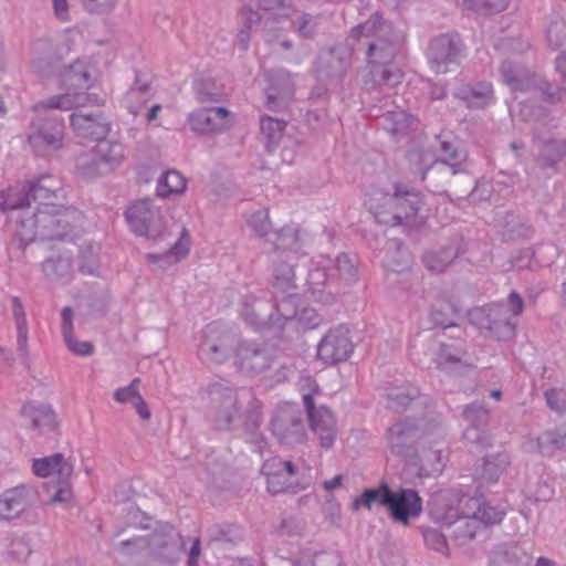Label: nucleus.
<instances>
[{
	"label": "nucleus",
	"mask_w": 566,
	"mask_h": 566,
	"mask_svg": "<svg viewBox=\"0 0 566 566\" xmlns=\"http://www.w3.org/2000/svg\"><path fill=\"white\" fill-rule=\"evenodd\" d=\"M350 38L365 40L367 74L364 81L366 90L394 88L401 84L403 74L395 63L402 35L378 12L352 29Z\"/></svg>",
	"instance_id": "nucleus-1"
},
{
	"label": "nucleus",
	"mask_w": 566,
	"mask_h": 566,
	"mask_svg": "<svg viewBox=\"0 0 566 566\" xmlns=\"http://www.w3.org/2000/svg\"><path fill=\"white\" fill-rule=\"evenodd\" d=\"M207 418L214 429L230 431L239 417L245 440L261 451L263 444L262 402L249 388H237L228 381H214L207 388Z\"/></svg>",
	"instance_id": "nucleus-2"
},
{
	"label": "nucleus",
	"mask_w": 566,
	"mask_h": 566,
	"mask_svg": "<svg viewBox=\"0 0 566 566\" xmlns=\"http://www.w3.org/2000/svg\"><path fill=\"white\" fill-rule=\"evenodd\" d=\"M81 219V212L73 208L56 207L45 202L32 216L22 217L17 228V237L24 248L34 240H64Z\"/></svg>",
	"instance_id": "nucleus-3"
},
{
	"label": "nucleus",
	"mask_w": 566,
	"mask_h": 566,
	"mask_svg": "<svg viewBox=\"0 0 566 566\" xmlns=\"http://www.w3.org/2000/svg\"><path fill=\"white\" fill-rule=\"evenodd\" d=\"M424 205L420 191L403 185L395 187L394 193L374 189L368 193L366 206L380 224L396 227L415 220Z\"/></svg>",
	"instance_id": "nucleus-4"
},
{
	"label": "nucleus",
	"mask_w": 566,
	"mask_h": 566,
	"mask_svg": "<svg viewBox=\"0 0 566 566\" xmlns=\"http://www.w3.org/2000/svg\"><path fill=\"white\" fill-rule=\"evenodd\" d=\"M430 514L446 528L449 537L460 545L473 539L481 530L472 515L463 514L460 495L452 490L441 491L434 495Z\"/></svg>",
	"instance_id": "nucleus-5"
},
{
	"label": "nucleus",
	"mask_w": 566,
	"mask_h": 566,
	"mask_svg": "<svg viewBox=\"0 0 566 566\" xmlns=\"http://www.w3.org/2000/svg\"><path fill=\"white\" fill-rule=\"evenodd\" d=\"M119 546L126 554L133 553L130 547L142 549L147 546L154 560L164 565H172L179 560L185 543L182 536L172 525L160 523L147 541L136 537L122 541Z\"/></svg>",
	"instance_id": "nucleus-6"
},
{
	"label": "nucleus",
	"mask_w": 566,
	"mask_h": 566,
	"mask_svg": "<svg viewBox=\"0 0 566 566\" xmlns=\"http://www.w3.org/2000/svg\"><path fill=\"white\" fill-rule=\"evenodd\" d=\"M469 317L485 337L507 342L515 336L516 325L511 321V315L503 303L476 307L469 313Z\"/></svg>",
	"instance_id": "nucleus-7"
},
{
	"label": "nucleus",
	"mask_w": 566,
	"mask_h": 566,
	"mask_svg": "<svg viewBox=\"0 0 566 566\" xmlns=\"http://www.w3.org/2000/svg\"><path fill=\"white\" fill-rule=\"evenodd\" d=\"M465 45L455 32H448L432 38L426 55L431 70L437 74H446L450 65H458L464 56Z\"/></svg>",
	"instance_id": "nucleus-8"
},
{
	"label": "nucleus",
	"mask_w": 566,
	"mask_h": 566,
	"mask_svg": "<svg viewBox=\"0 0 566 566\" xmlns=\"http://www.w3.org/2000/svg\"><path fill=\"white\" fill-rule=\"evenodd\" d=\"M262 472L266 475L268 491L272 494H296L310 484L306 479L300 478L298 468L293 462L280 458L266 460Z\"/></svg>",
	"instance_id": "nucleus-9"
},
{
	"label": "nucleus",
	"mask_w": 566,
	"mask_h": 566,
	"mask_svg": "<svg viewBox=\"0 0 566 566\" xmlns=\"http://www.w3.org/2000/svg\"><path fill=\"white\" fill-rule=\"evenodd\" d=\"M32 470L35 475L41 478L53 474L57 476V489L51 496L50 503H67L72 500L71 476L73 474V464L62 453L34 459Z\"/></svg>",
	"instance_id": "nucleus-10"
},
{
	"label": "nucleus",
	"mask_w": 566,
	"mask_h": 566,
	"mask_svg": "<svg viewBox=\"0 0 566 566\" xmlns=\"http://www.w3.org/2000/svg\"><path fill=\"white\" fill-rule=\"evenodd\" d=\"M125 216L130 229L137 235H144L151 240L170 235L166 231L160 210L154 206L150 199L132 203Z\"/></svg>",
	"instance_id": "nucleus-11"
},
{
	"label": "nucleus",
	"mask_w": 566,
	"mask_h": 566,
	"mask_svg": "<svg viewBox=\"0 0 566 566\" xmlns=\"http://www.w3.org/2000/svg\"><path fill=\"white\" fill-rule=\"evenodd\" d=\"M271 431L282 444L293 446L305 441L306 431L302 410L296 405L279 407L271 420Z\"/></svg>",
	"instance_id": "nucleus-12"
},
{
	"label": "nucleus",
	"mask_w": 566,
	"mask_h": 566,
	"mask_svg": "<svg viewBox=\"0 0 566 566\" xmlns=\"http://www.w3.org/2000/svg\"><path fill=\"white\" fill-rule=\"evenodd\" d=\"M308 291L315 301L329 304L339 294L336 274L332 272V259L319 256L311 262L307 274Z\"/></svg>",
	"instance_id": "nucleus-13"
},
{
	"label": "nucleus",
	"mask_w": 566,
	"mask_h": 566,
	"mask_svg": "<svg viewBox=\"0 0 566 566\" xmlns=\"http://www.w3.org/2000/svg\"><path fill=\"white\" fill-rule=\"evenodd\" d=\"M303 403L307 413L310 428L319 441L323 449H331L337 438V421L333 412L325 406L315 407L312 395L303 396Z\"/></svg>",
	"instance_id": "nucleus-14"
},
{
	"label": "nucleus",
	"mask_w": 566,
	"mask_h": 566,
	"mask_svg": "<svg viewBox=\"0 0 566 566\" xmlns=\"http://www.w3.org/2000/svg\"><path fill=\"white\" fill-rule=\"evenodd\" d=\"M386 509L395 523L408 526L411 520L420 516L422 512V499L413 489H390Z\"/></svg>",
	"instance_id": "nucleus-15"
},
{
	"label": "nucleus",
	"mask_w": 566,
	"mask_h": 566,
	"mask_svg": "<svg viewBox=\"0 0 566 566\" xmlns=\"http://www.w3.org/2000/svg\"><path fill=\"white\" fill-rule=\"evenodd\" d=\"M64 122L57 117H36L30 125L28 140L36 150L62 147Z\"/></svg>",
	"instance_id": "nucleus-16"
},
{
	"label": "nucleus",
	"mask_w": 566,
	"mask_h": 566,
	"mask_svg": "<svg viewBox=\"0 0 566 566\" xmlns=\"http://www.w3.org/2000/svg\"><path fill=\"white\" fill-rule=\"evenodd\" d=\"M354 346L349 338V329L340 325L332 328L317 345V356L326 364L335 365L345 361L353 353Z\"/></svg>",
	"instance_id": "nucleus-17"
},
{
	"label": "nucleus",
	"mask_w": 566,
	"mask_h": 566,
	"mask_svg": "<svg viewBox=\"0 0 566 566\" xmlns=\"http://www.w3.org/2000/svg\"><path fill=\"white\" fill-rule=\"evenodd\" d=\"M350 52L336 46L321 52L317 61V77L322 81L339 83L350 67Z\"/></svg>",
	"instance_id": "nucleus-18"
},
{
	"label": "nucleus",
	"mask_w": 566,
	"mask_h": 566,
	"mask_svg": "<svg viewBox=\"0 0 566 566\" xmlns=\"http://www.w3.org/2000/svg\"><path fill=\"white\" fill-rule=\"evenodd\" d=\"M38 499V491L30 484H20L6 490L0 495V518L11 520L20 516Z\"/></svg>",
	"instance_id": "nucleus-19"
},
{
	"label": "nucleus",
	"mask_w": 566,
	"mask_h": 566,
	"mask_svg": "<svg viewBox=\"0 0 566 566\" xmlns=\"http://www.w3.org/2000/svg\"><path fill=\"white\" fill-rule=\"evenodd\" d=\"M199 358L207 364H222L229 358L228 336L216 323L202 331V340L198 349Z\"/></svg>",
	"instance_id": "nucleus-20"
},
{
	"label": "nucleus",
	"mask_w": 566,
	"mask_h": 566,
	"mask_svg": "<svg viewBox=\"0 0 566 566\" xmlns=\"http://www.w3.org/2000/svg\"><path fill=\"white\" fill-rule=\"evenodd\" d=\"M234 364L243 373H262L270 367L271 357L264 346L241 342L235 350Z\"/></svg>",
	"instance_id": "nucleus-21"
},
{
	"label": "nucleus",
	"mask_w": 566,
	"mask_h": 566,
	"mask_svg": "<svg viewBox=\"0 0 566 566\" xmlns=\"http://www.w3.org/2000/svg\"><path fill=\"white\" fill-rule=\"evenodd\" d=\"M20 413L27 426L39 433L51 432L57 426L56 413L49 403L28 401Z\"/></svg>",
	"instance_id": "nucleus-22"
},
{
	"label": "nucleus",
	"mask_w": 566,
	"mask_h": 566,
	"mask_svg": "<svg viewBox=\"0 0 566 566\" xmlns=\"http://www.w3.org/2000/svg\"><path fill=\"white\" fill-rule=\"evenodd\" d=\"M229 114L224 107L201 108L189 114L188 123L195 133L211 134L227 127Z\"/></svg>",
	"instance_id": "nucleus-23"
},
{
	"label": "nucleus",
	"mask_w": 566,
	"mask_h": 566,
	"mask_svg": "<svg viewBox=\"0 0 566 566\" xmlns=\"http://www.w3.org/2000/svg\"><path fill=\"white\" fill-rule=\"evenodd\" d=\"M71 126L75 134L84 139L101 140L108 130L109 126L101 112L83 113L77 112L71 115Z\"/></svg>",
	"instance_id": "nucleus-24"
},
{
	"label": "nucleus",
	"mask_w": 566,
	"mask_h": 566,
	"mask_svg": "<svg viewBox=\"0 0 566 566\" xmlns=\"http://www.w3.org/2000/svg\"><path fill=\"white\" fill-rule=\"evenodd\" d=\"M463 514L472 515L480 524V528L499 524L504 516V511L483 496H460Z\"/></svg>",
	"instance_id": "nucleus-25"
},
{
	"label": "nucleus",
	"mask_w": 566,
	"mask_h": 566,
	"mask_svg": "<svg viewBox=\"0 0 566 566\" xmlns=\"http://www.w3.org/2000/svg\"><path fill=\"white\" fill-rule=\"evenodd\" d=\"M533 556L518 543H502L489 554V566H533Z\"/></svg>",
	"instance_id": "nucleus-26"
},
{
	"label": "nucleus",
	"mask_w": 566,
	"mask_h": 566,
	"mask_svg": "<svg viewBox=\"0 0 566 566\" xmlns=\"http://www.w3.org/2000/svg\"><path fill=\"white\" fill-rule=\"evenodd\" d=\"M418 437L417 427L408 421H400L387 430V441L391 452L399 457L410 455Z\"/></svg>",
	"instance_id": "nucleus-27"
},
{
	"label": "nucleus",
	"mask_w": 566,
	"mask_h": 566,
	"mask_svg": "<svg viewBox=\"0 0 566 566\" xmlns=\"http://www.w3.org/2000/svg\"><path fill=\"white\" fill-rule=\"evenodd\" d=\"M517 86L518 87H512L511 90L513 92L531 93L551 103H556L562 99L560 88L548 83L544 77L531 73L528 70L525 76L518 81Z\"/></svg>",
	"instance_id": "nucleus-28"
},
{
	"label": "nucleus",
	"mask_w": 566,
	"mask_h": 566,
	"mask_svg": "<svg viewBox=\"0 0 566 566\" xmlns=\"http://www.w3.org/2000/svg\"><path fill=\"white\" fill-rule=\"evenodd\" d=\"M294 97V84L287 72H280L266 90V106L271 111L285 108Z\"/></svg>",
	"instance_id": "nucleus-29"
},
{
	"label": "nucleus",
	"mask_w": 566,
	"mask_h": 566,
	"mask_svg": "<svg viewBox=\"0 0 566 566\" xmlns=\"http://www.w3.org/2000/svg\"><path fill=\"white\" fill-rule=\"evenodd\" d=\"M453 95L469 108H483L494 101L492 85L488 82L463 84L454 91Z\"/></svg>",
	"instance_id": "nucleus-30"
},
{
	"label": "nucleus",
	"mask_w": 566,
	"mask_h": 566,
	"mask_svg": "<svg viewBox=\"0 0 566 566\" xmlns=\"http://www.w3.org/2000/svg\"><path fill=\"white\" fill-rule=\"evenodd\" d=\"M42 272L46 279L60 284H67L73 277V253L64 251L46 258L42 264Z\"/></svg>",
	"instance_id": "nucleus-31"
},
{
	"label": "nucleus",
	"mask_w": 566,
	"mask_h": 566,
	"mask_svg": "<svg viewBox=\"0 0 566 566\" xmlns=\"http://www.w3.org/2000/svg\"><path fill=\"white\" fill-rule=\"evenodd\" d=\"M28 185L32 200L38 202L36 208H43L45 202H48L50 207L55 206L54 200L57 199L60 192H62L60 180L51 175H43L35 180H30Z\"/></svg>",
	"instance_id": "nucleus-32"
},
{
	"label": "nucleus",
	"mask_w": 566,
	"mask_h": 566,
	"mask_svg": "<svg viewBox=\"0 0 566 566\" xmlns=\"http://www.w3.org/2000/svg\"><path fill=\"white\" fill-rule=\"evenodd\" d=\"M511 464V458L506 452H497L485 455L482 465L478 471V479L481 485H491L496 483L501 475Z\"/></svg>",
	"instance_id": "nucleus-33"
},
{
	"label": "nucleus",
	"mask_w": 566,
	"mask_h": 566,
	"mask_svg": "<svg viewBox=\"0 0 566 566\" xmlns=\"http://www.w3.org/2000/svg\"><path fill=\"white\" fill-rule=\"evenodd\" d=\"M32 196L28 181L19 182L0 192V209L3 212L29 208Z\"/></svg>",
	"instance_id": "nucleus-34"
},
{
	"label": "nucleus",
	"mask_w": 566,
	"mask_h": 566,
	"mask_svg": "<svg viewBox=\"0 0 566 566\" xmlns=\"http://www.w3.org/2000/svg\"><path fill=\"white\" fill-rule=\"evenodd\" d=\"M91 103V96L86 93L76 92V93H65L61 95H55L46 101L40 102L35 104L34 109H62L69 111L72 108L83 107Z\"/></svg>",
	"instance_id": "nucleus-35"
},
{
	"label": "nucleus",
	"mask_w": 566,
	"mask_h": 566,
	"mask_svg": "<svg viewBox=\"0 0 566 566\" xmlns=\"http://www.w3.org/2000/svg\"><path fill=\"white\" fill-rule=\"evenodd\" d=\"M95 150L106 174L113 171L125 158V147L122 143L105 139L97 142Z\"/></svg>",
	"instance_id": "nucleus-36"
},
{
	"label": "nucleus",
	"mask_w": 566,
	"mask_h": 566,
	"mask_svg": "<svg viewBox=\"0 0 566 566\" xmlns=\"http://www.w3.org/2000/svg\"><path fill=\"white\" fill-rule=\"evenodd\" d=\"M439 153L440 157L437 163L450 167L452 175L463 171L467 151L455 140L441 139Z\"/></svg>",
	"instance_id": "nucleus-37"
},
{
	"label": "nucleus",
	"mask_w": 566,
	"mask_h": 566,
	"mask_svg": "<svg viewBox=\"0 0 566 566\" xmlns=\"http://www.w3.org/2000/svg\"><path fill=\"white\" fill-rule=\"evenodd\" d=\"M151 86L150 82L144 80L140 74L136 75L135 83L128 90L125 96L126 107L134 116L139 114L140 108L150 99Z\"/></svg>",
	"instance_id": "nucleus-38"
},
{
	"label": "nucleus",
	"mask_w": 566,
	"mask_h": 566,
	"mask_svg": "<svg viewBox=\"0 0 566 566\" xmlns=\"http://www.w3.org/2000/svg\"><path fill=\"white\" fill-rule=\"evenodd\" d=\"M459 255V248L451 244L440 250L427 251L422 256L423 265L432 273L443 272Z\"/></svg>",
	"instance_id": "nucleus-39"
},
{
	"label": "nucleus",
	"mask_w": 566,
	"mask_h": 566,
	"mask_svg": "<svg viewBox=\"0 0 566 566\" xmlns=\"http://www.w3.org/2000/svg\"><path fill=\"white\" fill-rule=\"evenodd\" d=\"M185 234V230L182 231ZM189 252V241L181 235L174 242H168V249L163 253H147L146 259L150 263H163V266H169L179 262Z\"/></svg>",
	"instance_id": "nucleus-40"
},
{
	"label": "nucleus",
	"mask_w": 566,
	"mask_h": 566,
	"mask_svg": "<svg viewBox=\"0 0 566 566\" xmlns=\"http://www.w3.org/2000/svg\"><path fill=\"white\" fill-rule=\"evenodd\" d=\"M56 61L55 48L51 41L39 40L33 45L32 69L43 75H48Z\"/></svg>",
	"instance_id": "nucleus-41"
},
{
	"label": "nucleus",
	"mask_w": 566,
	"mask_h": 566,
	"mask_svg": "<svg viewBox=\"0 0 566 566\" xmlns=\"http://www.w3.org/2000/svg\"><path fill=\"white\" fill-rule=\"evenodd\" d=\"M390 488L388 483L381 482L378 488L366 489L360 496L356 497L352 503L353 511L360 507L371 510L374 504L387 506Z\"/></svg>",
	"instance_id": "nucleus-42"
},
{
	"label": "nucleus",
	"mask_w": 566,
	"mask_h": 566,
	"mask_svg": "<svg viewBox=\"0 0 566 566\" xmlns=\"http://www.w3.org/2000/svg\"><path fill=\"white\" fill-rule=\"evenodd\" d=\"M566 157V140L549 139L543 143L539 154L538 164L544 168H555V166Z\"/></svg>",
	"instance_id": "nucleus-43"
},
{
	"label": "nucleus",
	"mask_w": 566,
	"mask_h": 566,
	"mask_svg": "<svg viewBox=\"0 0 566 566\" xmlns=\"http://www.w3.org/2000/svg\"><path fill=\"white\" fill-rule=\"evenodd\" d=\"M62 77L63 83L70 90H87L91 86V74L87 65L82 61H76L65 67Z\"/></svg>",
	"instance_id": "nucleus-44"
},
{
	"label": "nucleus",
	"mask_w": 566,
	"mask_h": 566,
	"mask_svg": "<svg viewBox=\"0 0 566 566\" xmlns=\"http://www.w3.org/2000/svg\"><path fill=\"white\" fill-rule=\"evenodd\" d=\"M406 458H407L406 472L411 475L423 479V478H428L430 475L441 472V468H439V467H432L429 469L422 463L423 460L429 461L432 459H436L439 462L440 461V452L439 451L426 452L423 454V457L420 458L417 454H415L413 450H412L410 455H407Z\"/></svg>",
	"instance_id": "nucleus-45"
},
{
	"label": "nucleus",
	"mask_w": 566,
	"mask_h": 566,
	"mask_svg": "<svg viewBox=\"0 0 566 566\" xmlns=\"http://www.w3.org/2000/svg\"><path fill=\"white\" fill-rule=\"evenodd\" d=\"M332 272L336 274L337 283L355 282L358 279L357 258L347 253L338 254L335 260H332Z\"/></svg>",
	"instance_id": "nucleus-46"
},
{
	"label": "nucleus",
	"mask_w": 566,
	"mask_h": 566,
	"mask_svg": "<svg viewBox=\"0 0 566 566\" xmlns=\"http://www.w3.org/2000/svg\"><path fill=\"white\" fill-rule=\"evenodd\" d=\"M273 295V310L277 317H282L285 321L292 319L297 314V294L294 291L280 292L272 291Z\"/></svg>",
	"instance_id": "nucleus-47"
},
{
	"label": "nucleus",
	"mask_w": 566,
	"mask_h": 566,
	"mask_svg": "<svg viewBox=\"0 0 566 566\" xmlns=\"http://www.w3.org/2000/svg\"><path fill=\"white\" fill-rule=\"evenodd\" d=\"M196 98L200 104L218 103L223 99V86L211 77L196 81L193 84Z\"/></svg>",
	"instance_id": "nucleus-48"
},
{
	"label": "nucleus",
	"mask_w": 566,
	"mask_h": 566,
	"mask_svg": "<svg viewBox=\"0 0 566 566\" xmlns=\"http://www.w3.org/2000/svg\"><path fill=\"white\" fill-rule=\"evenodd\" d=\"M272 289L273 291L280 292L295 291L296 284L293 264L285 261L274 262Z\"/></svg>",
	"instance_id": "nucleus-49"
},
{
	"label": "nucleus",
	"mask_w": 566,
	"mask_h": 566,
	"mask_svg": "<svg viewBox=\"0 0 566 566\" xmlns=\"http://www.w3.org/2000/svg\"><path fill=\"white\" fill-rule=\"evenodd\" d=\"M186 189V179L177 170H168L161 175L157 182L156 193L158 197L167 198L171 195H180Z\"/></svg>",
	"instance_id": "nucleus-50"
},
{
	"label": "nucleus",
	"mask_w": 566,
	"mask_h": 566,
	"mask_svg": "<svg viewBox=\"0 0 566 566\" xmlns=\"http://www.w3.org/2000/svg\"><path fill=\"white\" fill-rule=\"evenodd\" d=\"M76 170L85 178H93L106 174L95 147L76 157Z\"/></svg>",
	"instance_id": "nucleus-51"
},
{
	"label": "nucleus",
	"mask_w": 566,
	"mask_h": 566,
	"mask_svg": "<svg viewBox=\"0 0 566 566\" xmlns=\"http://www.w3.org/2000/svg\"><path fill=\"white\" fill-rule=\"evenodd\" d=\"M532 233V228L520 216L506 213L502 231L505 240L528 239Z\"/></svg>",
	"instance_id": "nucleus-52"
},
{
	"label": "nucleus",
	"mask_w": 566,
	"mask_h": 566,
	"mask_svg": "<svg viewBox=\"0 0 566 566\" xmlns=\"http://www.w3.org/2000/svg\"><path fill=\"white\" fill-rule=\"evenodd\" d=\"M99 247L87 243L81 248L78 268L81 273L94 275L99 268Z\"/></svg>",
	"instance_id": "nucleus-53"
},
{
	"label": "nucleus",
	"mask_w": 566,
	"mask_h": 566,
	"mask_svg": "<svg viewBox=\"0 0 566 566\" xmlns=\"http://www.w3.org/2000/svg\"><path fill=\"white\" fill-rule=\"evenodd\" d=\"M318 20V15L300 12L296 13L292 19V27L300 36L311 39L317 31Z\"/></svg>",
	"instance_id": "nucleus-54"
},
{
	"label": "nucleus",
	"mask_w": 566,
	"mask_h": 566,
	"mask_svg": "<svg viewBox=\"0 0 566 566\" xmlns=\"http://www.w3.org/2000/svg\"><path fill=\"white\" fill-rule=\"evenodd\" d=\"M510 0H463V6L481 14H493L504 11Z\"/></svg>",
	"instance_id": "nucleus-55"
},
{
	"label": "nucleus",
	"mask_w": 566,
	"mask_h": 566,
	"mask_svg": "<svg viewBox=\"0 0 566 566\" xmlns=\"http://www.w3.org/2000/svg\"><path fill=\"white\" fill-rule=\"evenodd\" d=\"M462 416L468 424L484 429H486L490 420L489 410L482 403L478 402L468 405L463 409Z\"/></svg>",
	"instance_id": "nucleus-56"
},
{
	"label": "nucleus",
	"mask_w": 566,
	"mask_h": 566,
	"mask_svg": "<svg viewBox=\"0 0 566 566\" xmlns=\"http://www.w3.org/2000/svg\"><path fill=\"white\" fill-rule=\"evenodd\" d=\"M527 69L513 61L506 60L501 64L500 74L503 83H505L510 88L518 87L517 83L525 76Z\"/></svg>",
	"instance_id": "nucleus-57"
},
{
	"label": "nucleus",
	"mask_w": 566,
	"mask_h": 566,
	"mask_svg": "<svg viewBox=\"0 0 566 566\" xmlns=\"http://www.w3.org/2000/svg\"><path fill=\"white\" fill-rule=\"evenodd\" d=\"M285 122L271 116H262L260 119L261 133L266 137L268 145L277 144L285 127Z\"/></svg>",
	"instance_id": "nucleus-58"
},
{
	"label": "nucleus",
	"mask_w": 566,
	"mask_h": 566,
	"mask_svg": "<svg viewBox=\"0 0 566 566\" xmlns=\"http://www.w3.org/2000/svg\"><path fill=\"white\" fill-rule=\"evenodd\" d=\"M273 244L275 250L296 251L298 248V231L292 228H283L274 233Z\"/></svg>",
	"instance_id": "nucleus-59"
},
{
	"label": "nucleus",
	"mask_w": 566,
	"mask_h": 566,
	"mask_svg": "<svg viewBox=\"0 0 566 566\" xmlns=\"http://www.w3.org/2000/svg\"><path fill=\"white\" fill-rule=\"evenodd\" d=\"M462 350L452 345L442 344L436 356L438 368L448 369L461 361Z\"/></svg>",
	"instance_id": "nucleus-60"
},
{
	"label": "nucleus",
	"mask_w": 566,
	"mask_h": 566,
	"mask_svg": "<svg viewBox=\"0 0 566 566\" xmlns=\"http://www.w3.org/2000/svg\"><path fill=\"white\" fill-rule=\"evenodd\" d=\"M419 389L416 387L410 388L408 391L390 394L388 395V407L396 411L403 410L411 403V401L419 397Z\"/></svg>",
	"instance_id": "nucleus-61"
},
{
	"label": "nucleus",
	"mask_w": 566,
	"mask_h": 566,
	"mask_svg": "<svg viewBox=\"0 0 566 566\" xmlns=\"http://www.w3.org/2000/svg\"><path fill=\"white\" fill-rule=\"evenodd\" d=\"M546 38L553 49L560 48L566 40V23L563 20L552 21L547 27Z\"/></svg>",
	"instance_id": "nucleus-62"
},
{
	"label": "nucleus",
	"mask_w": 566,
	"mask_h": 566,
	"mask_svg": "<svg viewBox=\"0 0 566 566\" xmlns=\"http://www.w3.org/2000/svg\"><path fill=\"white\" fill-rule=\"evenodd\" d=\"M546 403L551 410L563 413L566 411V389L552 388L545 391Z\"/></svg>",
	"instance_id": "nucleus-63"
},
{
	"label": "nucleus",
	"mask_w": 566,
	"mask_h": 566,
	"mask_svg": "<svg viewBox=\"0 0 566 566\" xmlns=\"http://www.w3.org/2000/svg\"><path fill=\"white\" fill-rule=\"evenodd\" d=\"M296 566H343L342 557L336 552H319L314 554L310 564Z\"/></svg>",
	"instance_id": "nucleus-64"
}]
</instances>
